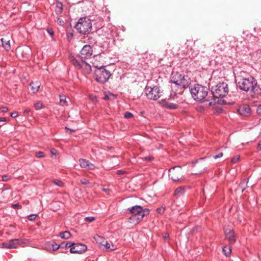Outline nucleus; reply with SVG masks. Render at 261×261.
Segmentation results:
<instances>
[{
    "mask_svg": "<svg viewBox=\"0 0 261 261\" xmlns=\"http://www.w3.org/2000/svg\"><path fill=\"white\" fill-rule=\"evenodd\" d=\"M103 190L105 191L106 192L107 191L106 189H103Z\"/></svg>",
    "mask_w": 261,
    "mask_h": 261,
    "instance_id": "nucleus-63",
    "label": "nucleus"
},
{
    "mask_svg": "<svg viewBox=\"0 0 261 261\" xmlns=\"http://www.w3.org/2000/svg\"><path fill=\"white\" fill-rule=\"evenodd\" d=\"M258 147L261 150V141L258 144Z\"/></svg>",
    "mask_w": 261,
    "mask_h": 261,
    "instance_id": "nucleus-59",
    "label": "nucleus"
},
{
    "mask_svg": "<svg viewBox=\"0 0 261 261\" xmlns=\"http://www.w3.org/2000/svg\"><path fill=\"white\" fill-rule=\"evenodd\" d=\"M3 47L6 50H9L11 48L10 40H7L4 38L1 39Z\"/></svg>",
    "mask_w": 261,
    "mask_h": 261,
    "instance_id": "nucleus-20",
    "label": "nucleus"
},
{
    "mask_svg": "<svg viewBox=\"0 0 261 261\" xmlns=\"http://www.w3.org/2000/svg\"><path fill=\"white\" fill-rule=\"evenodd\" d=\"M144 93L148 99L156 100L162 96V91L157 86L153 87L146 86L144 89Z\"/></svg>",
    "mask_w": 261,
    "mask_h": 261,
    "instance_id": "nucleus-6",
    "label": "nucleus"
},
{
    "mask_svg": "<svg viewBox=\"0 0 261 261\" xmlns=\"http://www.w3.org/2000/svg\"><path fill=\"white\" fill-rule=\"evenodd\" d=\"M23 243V242L21 239H12L9 240L8 242L3 243L2 244V248L7 249L16 248L18 246V245Z\"/></svg>",
    "mask_w": 261,
    "mask_h": 261,
    "instance_id": "nucleus-11",
    "label": "nucleus"
},
{
    "mask_svg": "<svg viewBox=\"0 0 261 261\" xmlns=\"http://www.w3.org/2000/svg\"><path fill=\"white\" fill-rule=\"evenodd\" d=\"M94 220L95 218L94 217H87L85 218V220L89 222H91Z\"/></svg>",
    "mask_w": 261,
    "mask_h": 261,
    "instance_id": "nucleus-34",
    "label": "nucleus"
},
{
    "mask_svg": "<svg viewBox=\"0 0 261 261\" xmlns=\"http://www.w3.org/2000/svg\"><path fill=\"white\" fill-rule=\"evenodd\" d=\"M93 63H95V65H100V63L97 62L96 61L92 62V65H93Z\"/></svg>",
    "mask_w": 261,
    "mask_h": 261,
    "instance_id": "nucleus-55",
    "label": "nucleus"
},
{
    "mask_svg": "<svg viewBox=\"0 0 261 261\" xmlns=\"http://www.w3.org/2000/svg\"><path fill=\"white\" fill-rule=\"evenodd\" d=\"M42 103L40 102H36L34 103V107L36 110H39L42 108Z\"/></svg>",
    "mask_w": 261,
    "mask_h": 261,
    "instance_id": "nucleus-30",
    "label": "nucleus"
},
{
    "mask_svg": "<svg viewBox=\"0 0 261 261\" xmlns=\"http://www.w3.org/2000/svg\"><path fill=\"white\" fill-rule=\"evenodd\" d=\"M75 243L68 242L65 244V247L68 248L70 247L71 248V247H73Z\"/></svg>",
    "mask_w": 261,
    "mask_h": 261,
    "instance_id": "nucleus-33",
    "label": "nucleus"
},
{
    "mask_svg": "<svg viewBox=\"0 0 261 261\" xmlns=\"http://www.w3.org/2000/svg\"><path fill=\"white\" fill-rule=\"evenodd\" d=\"M75 28L81 34L89 33L92 29L91 21L88 18H81L77 22Z\"/></svg>",
    "mask_w": 261,
    "mask_h": 261,
    "instance_id": "nucleus-5",
    "label": "nucleus"
},
{
    "mask_svg": "<svg viewBox=\"0 0 261 261\" xmlns=\"http://www.w3.org/2000/svg\"><path fill=\"white\" fill-rule=\"evenodd\" d=\"M171 82L173 84V85L171 86L172 90L176 87L181 89H185L188 87L190 83V79L188 76L178 73L172 76Z\"/></svg>",
    "mask_w": 261,
    "mask_h": 261,
    "instance_id": "nucleus-4",
    "label": "nucleus"
},
{
    "mask_svg": "<svg viewBox=\"0 0 261 261\" xmlns=\"http://www.w3.org/2000/svg\"><path fill=\"white\" fill-rule=\"evenodd\" d=\"M12 118H16L18 116V113L17 112H12L10 114Z\"/></svg>",
    "mask_w": 261,
    "mask_h": 261,
    "instance_id": "nucleus-41",
    "label": "nucleus"
},
{
    "mask_svg": "<svg viewBox=\"0 0 261 261\" xmlns=\"http://www.w3.org/2000/svg\"><path fill=\"white\" fill-rule=\"evenodd\" d=\"M71 63L76 68L82 69L85 73H89L91 71V66L84 60H79L73 56L70 57Z\"/></svg>",
    "mask_w": 261,
    "mask_h": 261,
    "instance_id": "nucleus-8",
    "label": "nucleus"
},
{
    "mask_svg": "<svg viewBox=\"0 0 261 261\" xmlns=\"http://www.w3.org/2000/svg\"><path fill=\"white\" fill-rule=\"evenodd\" d=\"M50 153L53 155H55L57 154V151L56 150V149L53 148L50 150Z\"/></svg>",
    "mask_w": 261,
    "mask_h": 261,
    "instance_id": "nucleus-45",
    "label": "nucleus"
},
{
    "mask_svg": "<svg viewBox=\"0 0 261 261\" xmlns=\"http://www.w3.org/2000/svg\"><path fill=\"white\" fill-rule=\"evenodd\" d=\"M94 238L100 248H101V247L102 246L106 241V239L104 237L99 235H96Z\"/></svg>",
    "mask_w": 261,
    "mask_h": 261,
    "instance_id": "nucleus-18",
    "label": "nucleus"
},
{
    "mask_svg": "<svg viewBox=\"0 0 261 261\" xmlns=\"http://www.w3.org/2000/svg\"><path fill=\"white\" fill-rule=\"evenodd\" d=\"M256 111L258 114L261 115V104L258 106Z\"/></svg>",
    "mask_w": 261,
    "mask_h": 261,
    "instance_id": "nucleus-44",
    "label": "nucleus"
},
{
    "mask_svg": "<svg viewBox=\"0 0 261 261\" xmlns=\"http://www.w3.org/2000/svg\"><path fill=\"white\" fill-rule=\"evenodd\" d=\"M163 237L164 239L165 240H166L169 238V235L168 233H166L164 234Z\"/></svg>",
    "mask_w": 261,
    "mask_h": 261,
    "instance_id": "nucleus-47",
    "label": "nucleus"
},
{
    "mask_svg": "<svg viewBox=\"0 0 261 261\" xmlns=\"http://www.w3.org/2000/svg\"><path fill=\"white\" fill-rule=\"evenodd\" d=\"M6 121V118L5 117H0V122H4Z\"/></svg>",
    "mask_w": 261,
    "mask_h": 261,
    "instance_id": "nucleus-53",
    "label": "nucleus"
},
{
    "mask_svg": "<svg viewBox=\"0 0 261 261\" xmlns=\"http://www.w3.org/2000/svg\"><path fill=\"white\" fill-rule=\"evenodd\" d=\"M60 102L63 106L67 104V101L65 96L62 95L60 96Z\"/></svg>",
    "mask_w": 261,
    "mask_h": 261,
    "instance_id": "nucleus-28",
    "label": "nucleus"
},
{
    "mask_svg": "<svg viewBox=\"0 0 261 261\" xmlns=\"http://www.w3.org/2000/svg\"><path fill=\"white\" fill-rule=\"evenodd\" d=\"M224 233H225V236H226V237H227V231H226V230H225V229L224 230Z\"/></svg>",
    "mask_w": 261,
    "mask_h": 261,
    "instance_id": "nucleus-60",
    "label": "nucleus"
},
{
    "mask_svg": "<svg viewBox=\"0 0 261 261\" xmlns=\"http://www.w3.org/2000/svg\"><path fill=\"white\" fill-rule=\"evenodd\" d=\"M1 109L2 111L3 112H7L8 111V109L5 107H2Z\"/></svg>",
    "mask_w": 261,
    "mask_h": 261,
    "instance_id": "nucleus-49",
    "label": "nucleus"
},
{
    "mask_svg": "<svg viewBox=\"0 0 261 261\" xmlns=\"http://www.w3.org/2000/svg\"><path fill=\"white\" fill-rule=\"evenodd\" d=\"M222 156H223V153L222 152H221V153H219V154H218L217 155L214 156V158L215 159H217L218 158L222 157Z\"/></svg>",
    "mask_w": 261,
    "mask_h": 261,
    "instance_id": "nucleus-42",
    "label": "nucleus"
},
{
    "mask_svg": "<svg viewBox=\"0 0 261 261\" xmlns=\"http://www.w3.org/2000/svg\"><path fill=\"white\" fill-rule=\"evenodd\" d=\"M36 156L38 158H41L44 156V153L42 151H39L36 153Z\"/></svg>",
    "mask_w": 261,
    "mask_h": 261,
    "instance_id": "nucleus-32",
    "label": "nucleus"
},
{
    "mask_svg": "<svg viewBox=\"0 0 261 261\" xmlns=\"http://www.w3.org/2000/svg\"><path fill=\"white\" fill-rule=\"evenodd\" d=\"M124 173V171H122V170H118L117 171V174H119V175L122 174Z\"/></svg>",
    "mask_w": 261,
    "mask_h": 261,
    "instance_id": "nucleus-51",
    "label": "nucleus"
},
{
    "mask_svg": "<svg viewBox=\"0 0 261 261\" xmlns=\"http://www.w3.org/2000/svg\"><path fill=\"white\" fill-rule=\"evenodd\" d=\"M17 205H18V204H16L15 205V206H17Z\"/></svg>",
    "mask_w": 261,
    "mask_h": 261,
    "instance_id": "nucleus-62",
    "label": "nucleus"
},
{
    "mask_svg": "<svg viewBox=\"0 0 261 261\" xmlns=\"http://www.w3.org/2000/svg\"><path fill=\"white\" fill-rule=\"evenodd\" d=\"M237 111L239 115L243 116H248L251 114V109L248 105L244 104L238 107Z\"/></svg>",
    "mask_w": 261,
    "mask_h": 261,
    "instance_id": "nucleus-13",
    "label": "nucleus"
},
{
    "mask_svg": "<svg viewBox=\"0 0 261 261\" xmlns=\"http://www.w3.org/2000/svg\"><path fill=\"white\" fill-rule=\"evenodd\" d=\"M79 163L80 166L83 168H86L90 170L95 169V166L90 163L88 160L85 159H80Z\"/></svg>",
    "mask_w": 261,
    "mask_h": 261,
    "instance_id": "nucleus-15",
    "label": "nucleus"
},
{
    "mask_svg": "<svg viewBox=\"0 0 261 261\" xmlns=\"http://www.w3.org/2000/svg\"><path fill=\"white\" fill-rule=\"evenodd\" d=\"M51 246H52V248H53V250H54V251L58 250L61 246H59L58 244H57L55 243L52 244Z\"/></svg>",
    "mask_w": 261,
    "mask_h": 261,
    "instance_id": "nucleus-35",
    "label": "nucleus"
},
{
    "mask_svg": "<svg viewBox=\"0 0 261 261\" xmlns=\"http://www.w3.org/2000/svg\"><path fill=\"white\" fill-rule=\"evenodd\" d=\"M93 67L96 68L94 71L95 80L101 84L106 83L111 76L110 71L102 68L103 64L98 65L93 63Z\"/></svg>",
    "mask_w": 261,
    "mask_h": 261,
    "instance_id": "nucleus-2",
    "label": "nucleus"
},
{
    "mask_svg": "<svg viewBox=\"0 0 261 261\" xmlns=\"http://www.w3.org/2000/svg\"><path fill=\"white\" fill-rule=\"evenodd\" d=\"M92 54V49L91 46L85 45L81 49L78 57H75L79 60H84L89 58Z\"/></svg>",
    "mask_w": 261,
    "mask_h": 261,
    "instance_id": "nucleus-10",
    "label": "nucleus"
},
{
    "mask_svg": "<svg viewBox=\"0 0 261 261\" xmlns=\"http://www.w3.org/2000/svg\"><path fill=\"white\" fill-rule=\"evenodd\" d=\"M223 110L221 108H218L217 112L218 113H222Z\"/></svg>",
    "mask_w": 261,
    "mask_h": 261,
    "instance_id": "nucleus-52",
    "label": "nucleus"
},
{
    "mask_svg": "<svg viewBox=\"0 0 261 261\" xmlns=\"http://www.w3.org/2000/svg\"><path fill=\"white\" fill-rule=\"evenodd\" d=\"M228 91V85L225 83H219L215 87H213L211 92L215 99L213 101L210 102L209 105L211 106L215 103L220 105H226V100L223 99V98L227 95Z\"/></svg>",
    "mask_w": 261,
    "mask_h": 261,
    "instance_id": "nucleus-1",
    "label": "nucleus"
},
{
    "mask_svg": "<svg viewBox=\"0 0 261 261\" xmlns=\"http://www.w3.org/2000/svg\"><path fill=\"white\" fill-rule=\"evenodd\" d=\"M57 21H58V22L61 25L64 22L60 18H58Z\"/></svg>",
    "mask_w": 261,
    "mask_h": 261,
    "instance_id": "nucleus-50",
    "label": "nucleus"
},
{
    "mask_svg": "<svg viewBox=\"0 0 261 261\" xmlns=\"http://www.w3.org/2000/svg\"><path fill=\"white\" fill-rule=\"evenodd\" d=\"M144 159L146 161H151L152 160V158L150 156H148L145 157Z\"/></svg>",
    "mask_w": 261,
    "mask_h": 261,
    "instance_id": "nucleus-48",
    "label": "nucleus"
},
{
    "mask_svg": "<svg viewBox=\"0 0 261 261\" xmlns=\"http://www.w3.org/2000/svg\"><path fill=\"white\" fill-rule=\"evenodd\" d=\"M9 179V177L7 175H4L2 176V180L3 181H7Z\"/></svg>",
    "mask_w": 261,
    "mask_h": 261,
    "instance_id": "nucleus-46",
    "label": "nucleus"
},
{
    "mask_svg": "<svg viewBox=\"0 0 261 261\" xmlns=\"http://www.w3.org/2000/svg\"><path fill=\"white\" fill-rule=\"evenodd\" d=\"M156 211L158 213L162 214L164 212V208L162 207H159L157 208Z\"/></svg>",
    "mask_w": 261,
    "mask_h": 261,
    "instance_id": "nucleus-40",
    "label": "nucleus"
},
{
    "mask_svg": "<svg viewBox=\"0 0 261 261\" xmlns=\"http://www.w3.org/2000/svg\"><path fill=\"white\" fill-rule=\"evenodd\" d=\"M87 249V246L81 243L75 244L73 247L70 249L71 253L82 254Z\"/></svg>",
    "mask_w": 261,
    "mask_h": 261,
    "instance_id": "nucleus-12",
    "label": "nucleus"
},
{
    "mask_svg": "<svg viewBox=\"0 0 261 261\" xmlns=\"http://www.w3.org/2000/svg\"><path fill=\"white\" fill-rule=\"evenodd\" d=\"M149 214V210L147 208L143 209L142 207V211L141 212L140 214V217H138V219H142L144 216L147 215Z\"/></svg>",
    "mask_w": 261,
    "mask_h": 261,
    "instance_id": "nucleus-25",
    "label": "nucleus"
},
{
    "mask_svg": "<svg viewBox=\"0 0 261 261\" xmlns=\"http://www.w3.org/2000/svg\"><path fill=\"white\" fill-rule=\"evenodd\" d=\"M101 249L106 251H108L114 250L116 249V247L115 245L113 244H110L106 240L102 246L101 247Z\"/></svg>",
    "mask_w": 261,
    "mask_h": 261,
    "instance_id": "nucleus-17",
    "label": "nucleus"
},
{
    "mask_svg": "<svg viewBox=\"0 0 261 261\" xmlns=\"http://www.w3.org/2000/svg\"><path fill=\"white\" fill-rule=\"evenodd\" d=\"M59 236L62 239H68L70 237L71 234L69 231H65L64 232H61L59 234Z\"/></svg>",
    "mask_w": 261,
    "mask_h": 261,
    "instance_id": "nucleus-23",
    "label": "nucleus"
},
{
    "mask_svg": "<svg viewBox=\"0 0 261 261\" xmlns=\"http://www.w3.org/2000/svg\"><path fill=\"white\" fill-rule=\"evenodd\" d=\"M37 217V215L36 214H31L28 216V219L30 221L34 220Z\"/></svg>",
    "mask_w": 261,
    "mask_h": 261,
    "instance_id": "nucleus-36",
    "label": "nucleus"
},
{
    "mask_svg": "<svg viewBox=\"0 0 261 261\" xmlns=\"http://www.w3.org/2000/svg\"><path fill=\"white\" fill-rule=\"evenodd\" d=\"M229 244L236 241V235L233 230H229Z\"/></svg>",
    "mask_w": 261,
    "mask_h": 261,
    "instance_id": "nucleus-24",
    "label": "nucleus"
},
{
    "mask_svg": "<svg viewBox=\"0 0 261 261\" xmlns=\"http://www.w3.org/2000/svg\"><path fill=\"white\" fill-rule=\"evenodd\" d=\"M223 252H224V254L226 255V256H227V253L226 252V250H225L224 248H223Z\"/></svg>",
    "mask_w": 261,
    "mask_h": 261,
    "instance_id": "nucleus-58",
    "label": "nucleus"
},
{
    "mask_svg": "<svg viewBox=\"0 0 261 261\" xmlns=\"http://www.w3.org/2000/svg\"><path fill=\"white\" fill-rule=\"evenodd\" d=\"M65 243H62V244L59 245V246H60V248L65 247Z\"/></svg>",
    "mask_w": 261,
    "mask_h": 261,
    "instance_id": "nucleus-57",
    "label": "nucleus"
},
{
    "mask_svg": "<svg viewBox=\"0 0 261 261\" xmlns=\"http://www.w3.org/2000/svg\"><path fill=\"white\" fill-rule=\"evenodd\" d=\"M169 176L174 181L182 179L183 175L180 166H175L169 169Z\"/></svg>",
    "mask_w": 261,
    "mask_h": 261,
    "instance_id": "nucleus-9",
    "label": "nucleus"
},
{
    "mask_svg": "<svg viewBox=\"0 0 261 261\" xmlns=\"http://www.w3.org/2000/svg\"><path fill=\"white\" fill-rule=\"evenodd\" d=\"M65 129H67V130H70V132H74V130L72 129H70V128H68V127H65Z\"/></svg>",
    "mask_w": 261,
    "mask_h": 261,
    "instance_id": "nucleus-56",
    "label": "nucleus"
},
{
    "mask_svg": "<svg viewBox=\"0 0 261 261\" xmlns=\"http://www.w3.org/2000/svg\"><path fill=\"white\" fill-rule=\"evenodd\" d=\"M231 249H230V248L229 247V254H231Z\"/></svg>",
    "mask_w": 261,
    "mask_h": 261,
    "instance_id": "nucleus-61",
    "label": "nucleus"
},
{
    "mask_svg": "<svg viewBox=\"0 0 261 261\" xmlns=\"http://www.w3.org/2000/svg\"><path fill=\"white\" fill-rule=\"evenodd\" d=\"M128 211L134 215H138L140 217L141 212L142 211V206L140 205H135L128 208Z\"/></svg>",
    "mask_w": 261,
    "mask_h": 261,
    "instance_id": "nucleus-16",
    "label": "nucleus"
},
{
    "mask_svg": "<svg viewBox=\"0 0 261 261\" xmlns=\"http://www.w3.org/2000/svg\"><path fill=\"white\" fill-rule=\"evenodd\" d=\"M30 85L31 87V90L33 91V92L36 93L38 91L40 88V83L38 81L32 82L30 83Z\"/></svg>",
    "mask_w": 261,
    "mask_h": 261,
    "instance_id": "nucleus-19",
    "label": "nucleus"
},
{
    "mask_svg": "<svg viewBox=\"0 0 261 261\" xmlns=\"http://www.w3.org/2000/svg\"><path fill=\"white\" fill-rule=\"evenodd\" d=\"M47 32L51 36H53L54 35V32L51 29H47Z\"/></svg>",
    "mask_w": 261,
    "mask_h": 261,
    "instance_id": "nucleus-43",
    "label": "nucleus"
},
{
    "mask_svg": "<svg viewBox=\"0 0 261 261\" xmlns=\"http://www.w3.org/2000/svg\"><path fill=\"white\" fill-rule=\"evenodd\" d=\"M159 103L162 107L170 110L176 109L178 107V105L170 102L165 99L160 100Z\"/></svg>",
    "mask_w": 261,
    "mask_h": 261,
    "instance_id": "nucleus-14",
    "label": "nucleus"
},
{
    "mask_svg": "<svg viewBox=\"0 0 261 261\" xmlns=\"http://www.w3.org/2000/svg\"><path fill=\"white\" fill-rule=\"evenodd\" d=\"M53 182L56 185L58 186L59 187H62L64 186L63 182L61 180H60L59 179H54L53 180Z\"/></svg>",
    "mask_w": 261,
    "mask_h": 261,
    "instance_id": "nucleus-27",
    "label": "nucleus"
},
{
    "mask_svg": "<svg viewBox=\"0 0 261 261\" xmlns=\"http://www.w3.org/2000/svg\"><path fill=\"white\" fill-rule=\"evenodd\" d=\"M239 159H240V155H236L231 159V162L232 163H236L239 161Z\"/></svg>",
    "mask_w": 261,
    "mask_h": 261,
    "instance_id": "nucleus-31",
    "label": "nucleus"
},
{
    "mask_svg": "<svg viewBox=\"0 0 261 261\" xmlns=\"http://www.w3.org/2000/svg\"><path fill=\"white\" fill-rule=\"evenodd\" d=\"M247 183V181H246L245 180H244L242 181L240 184V186L242 188V192H243L244 190V186Z\"/></svg>",
    "mask_w": 261,
    "mask_h": 261,
    "instance_id": "nucleus-37",
    "label": "nucleus"
},
{
    "mask_svg": "<svg viewBox=\"0 0 261 261\" xmlns=\"http://www.w3.org/2000/svg\"><path fill=\"white\" fill-rule=\"evenodd\" d=\"M185 193V188L184 187H180L177 188L174 193V196L178 197L182 195Z\"/></svg>",
    "mask_w": 261,
    "mask_h": 261,
    "instance_id": "nucleus-21",
    "label": "nucleus"
},
{
    "mask_svg": "<svg viewBox=\"0 0 261 261\" xmlns=\"http://www.w3.org/2000/svg\"><path fill=\"white\" fill-rule=\"evenodd\" d=\"M30 112V110L29 109H27L24 110V113H29Z\"/></svg>",
    "mask_w": 261,
    "mask_h": 261,
    "instance_id": "nucleus-54",
    "label": "nucleus"
},
{
    "mask_svg": "<svg viewBox=\"0 0 261 261\" xmlns=\"http://www.w3.org/2000/svg\"><path fill=\"white\" fill-rule=\"evenodd\" d=\"M257 84L256 80L253 77H249L242 79L238 82L240 88L245 91H251L252 92L254 86Z\"/></svg>",
    "mask_w": 261,
    "mask_h": 261,
    "instance_id": "nucleus-7",
    "label": "nucleus"
},
{
    "mask_svg": "<svg viewBox=\"0 0 261 261\" xmlns=\"http://www.w3.org/2000/svg\"><path fill=\"white\" fill-rule=\"evenodd\" d=\"M190 92L194 100L202 101L207 96L208 89L206 87L197 84L191 86Z\"/></svg>",
    "mask_w": 261,
    "mask_h": 261,
    "instance_id": "nucleus-3",
    "label": "nucleus"
},
{
    "mask_svg": "<svg viewBox=\"0 0 261 261\" xmlns=\"http://www.w3.org/2000/svg\"><path fill=\"white\" fill-rule=\"evenodd\" d=\"M115 98V95L112 94H106L103 97V99L105 100H109L113 99Z\"/></svg>",
    "mask_w": 261,
    "mask_h": 261,
    "instance_id": "nucleus-29",
    "label": "nucleus"
},
{
    "mask_svg": "<svg viewBox=\"0 0 261 261\" xmlns=\"http://www.w3.org/2000/svg\"><path fill=\"white\" fill-rule=\"evenodd\" d=\"M133 115L131 113L128 112H126L124 114V117L125 118H127V119L133 117Z\"/></svg>",
    "mask_w": 261,
    "mask_h": 261,
    "instance_id": "nucleus-38",
    "label": "nucleus"
},
{
    "mask_svg": "<svg viewBox=\"0 0 261 261\" xmlns=\"http://www.w3.org/2000/svg\"><path fill=\"white\" fill-rule=\"evenodd\" d=\"M255 94L261 95V88L257 86V84L254 86L252 92Z\"/></svg>",
    "mask_w": 261,
    "mask_h": 261,
    "instance_id": "nucleus-26",
    "label": "nucleus"
},
{
    "mask_svg": "<svg viewBox=\"0 0 261 261\" xmlns=\"http://www.w3.org/2000/svg\"><path fill=\"white\" fill-rule=\"evenodd\" d=\"M63 5L60 2H58L55 8V12L57 14H59L62 12Z\"/></svg>",
    "mask_w": 261,
    "mask_h": 261,
    "instance_id": "nucleus-22",
    "label": "nucleus"
},
{
    "mask_svg": "<svg viewBox=\"0 0 261 261\" xmlns=\"http://www.w3.org/2000/svg\"><path fill=\"white\" fill-rule=\"evenodd\" d=\"M80 181L83 185H87L89 183V180L85 178L81 179Z\"/></svg>",
    "mask_w": 261,
    "mask_h": 261,
    "instance_id": "nucleus-39",
    "label": "nucleus"
}]
</instances>
